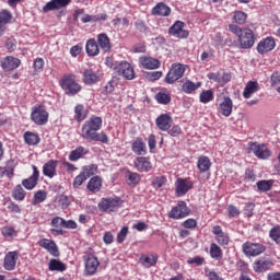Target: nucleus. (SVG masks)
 Returning a JSON list of instances; mask_svg holds the SVG:
<instances>
[{
    "label": "nucleus",
    "instance_id": "obj_63",
    "mask_svg": "<svg viewBox=\"0 0 280 280\" xmlns=\"http://www.w3.org/2000/svg\"><path fill=\"white\" fill-rule=\"evenodd\" d=\"M197 224L195 219H188L184 222L185 229H196Z\"/></svg>",
    "mask_w": 280,
    "mask_h": 280
},
{
    "label": "nucleus",
    "instance_id": "obj_7",
    "mask_svg": "<svg viewBox=\"0 0 280 280\" xmlns=\"http://www.w3.org/2000/svg\"><path fill=\"white\" fill-rule=\"evenodd\" d=\"M249 152H253L257 159H261L266 161V159H270L272 152L266 144H259L257 142H252L248 144Z\"/></svg>",
    "mask_w": 280,
    "mask_h": 280
},
{
    "label": "nucleus",
    "instance_id": "obj_58",
    "mask_svg": "<svg viewBox=\"0 0 280 280\" xmlns=\"http://www.w3.org/2000/svg\"><path fill=\"white\" fill-rule=\"evenodd\" d=\"M271 86H279L280 84V72L276 71L271 74Z\"/></svg>",
    "mask_w": 280,
    "mask_h": 280
},
{
    "label": "nucleus",
    "instance_id": "obj_23",
    "mask_svg": "<svg viewBox=\"0 0 280 280\" xmlns=\"http://www.w3.org/2000/svg\"><path fill=\"white\" fill-rule=\"evenodd\" d=\"M135 167L138 172H150L152 170V163L148 158H137L135 161Z\"/></svg>",
    "mask_w": 280,
    "mask_h": 280
},
{
    "label": "nucleus",
    "instance_id": "obj_24",
    "mask_svg": "<svg viewBox=\"0 0 280 280\" xmlns=\"http://www.w3.org/2000/svg\"><path fill=\"white\" fill-rule=\"evenodd\" d=\"M140 65L143 69H159V67H161V61L152 57H141Z\"/></svg>",
    "mask_w": 280,
    "mask_h": 280
},
{
    "label": "nucleus",
    "instance_id": "obj_14",
    "mask_svg": "<svg viewBox=\"0 0 280 280\" xmlns=\"http://www.w3.org/2000/svg\"><path fill=\"white\" fill-rule=\"evenodd\" d=\"M175 187L177 196H185L194 187V183L189 179L177 178Z\"/></svg>",
    "mask_w": 280,
    "mask_h": 280
},
{
    "label": "nucleus",
    "instance_id": "obj_31",
    "mask_svg": "<svg viewBox=\"0 0 280 280\" xmlns=\"http://www.w3.org/2000/svg\"><path fill=\"white\" fill-rule=\"evenodd\" d=\"M97 44L103 51H110V38L105 33L98 34Z\"/></svg>",
    "mask_w": 280,
    "mask_h": 280
},
{
    "label": "nucleus",
    "instance_id": "obj_43",
    "mask_svg": "<svg viewBox=\"0 0 280 280\" xmlns=\"http://www.w3.org/2000/svg\"><path fill=\"white\" fill-rule=\"evenodd\" d=\"M247 15L245 12L242 11H235L233 15L234 23H237L238 25H244L246 23Z\"/></svg>",
    "mask_w": 280,
    "mask_h": 280
},
{
    "label": "nucleus",
    "instance_id": "obj_20",
    "mask_svg": "<svg viewBox=\"0 0 280 280\" xmlns=\"http://www.w3.org/2000/svg\"><path fill=\"white\" fill-rule=\"evenodd\" d=\"M57 167H58V161L49 160L43 166L44 176H47L48 178H54V176H56Z\"/></svg>",
    "mask_w": 280,
    "mask_h": 280
},
{
    "label": "nucleus",
    "instance_id": "obj_39",
    "mask_svg": "<svg viewBox=\"0 0 280 280\" xmlns=\"http://www.w3.org/2000/svg\"><path fill=\"white\" fill-rule=\"evenodd\" d=\"M132 150L135 154H138L139 156H141V154H145V143H143V141H141L140 139H137L132 143Z\"/></svg>",
    "mask_w": 280,
    "mask_h": 280
},
{
    "label": "nucleus",
    "instance_id": "obj_37",
    "mask_svg": "<svg viewBox=\"0 0 280 280\" xmlns=\"http://www.w3.org/2000/svg\"><path fill=\"white\" fill-rule=\"evenodd\" d=\"M49 270H57L59 272H65V270H67V265H65V262H62L60 260L50 259Z\"/></svg>",
    "mask_w": 280,
    "mask_h": 280
},
{
    "label": "nucleus",
    "instance_id": "obj_40",
    "mask_svg": "<svg viewBox=\"0 0 280 280\" xmlns=\"http://www.w3.org/2000/svg\"><path fill=\"white\" fill-rule=\"evenodd\" d=\"M86 154V151L84 150V147H79L75 150L71 151L69 154V160L70 161H78L82 159Z\"/></svg>",
    "mask_w": 280,
    "mask_h": 280
},
{
    "label": "nucleus",
    "instance_id": "obj_53",
    "mask_svg": "<svg viewBox=\"0 0 280 280\" xmlns=\"http://www.w3.org/2000/svg\"><path fill=\"white\" fill-rule=\"evenodd\" d=\"M128 235V226H124L117 234V242L121 244Z\"/></svg>",
    "mask_w": 280,
    "mask_h": 280
},
{
    "label": "nucleus",
    "instance_id": "obj_16",
    "mask_svg": "<svg viewBox=\"0 0 280 280\" xmlns=\"http://www.w3.org/2000/svg\"><path fill=\"white\" fill-rule=\"evenodd\" d=\"M21 66V60L15 57H5L1 60V67L4 71H14Z\"/></svg>",
    "mask_w": 280,
    "mask_h": 280
},
{
    "label": "nucleus",
    "instance_id": "obj_51",
    "mask_svg": "<svg viewBox=\"0 0 280 280\" xmlns=\"http://www.w3.org/2000/svg\"><path fill=\"white\" fill-rule=\"evenodd\" d=\"M51 226L55 229H63L65 228V219L60 217H56L51 220Z\"/></svg>",
    "mask_w": 280,
    "mask_h": 280
},
{
    "label": "nucleus",
    "instance_id": "obj_60",
    "mask_svg": "<svg viewBox=\"0 0 280 280\" xmlns=\"http://www.w3.org/2000/svg\"><path fill=\"white\" fill-rule=\"evenodd\" d=\"M187 264H189V265L196 264V266H202V264H205V258H202L200 256H196L195 258H189L187 260Z\"/></svg>",
    "mask_w": 280,
    "mask_h": 280
},
{
    "label": "nucleus",
    "instance_id": "obj_10",
    "mask_svg": "<svg viewBox=\"0 0 280 280\" xmlns=\"http://www.w3.org/2000/svg\"><path fill=\"white\" fill-rule=\"evenodd\" d=\"M31 119L37 126H45L49 120V113L43 108V106L35 107L31 114Z\"/></svg>",
    "mask_w": 280,
    "mask_h": 280
},
{
    "label": "nucleus",
    "instance_id": "obj_18",
    "mask_svg": "<svg viewBox=\"0 0 280 280\" xmlns=\"http://www.w3.org/2000/svg\"><path fill=\"white\" fill-rule=\"evenodd\" d=\"M172 117L167 114H162L156 118V126L160 130H163V132L170 130L172 128Z\"/></svg>",
    "mask_w": 280,
    "mask_h": 280
},
{
    "label": "nucleus",
    "instance_id": "obj_27",
    "mask_svg": "<svg viewBox=\"0 0 280 280\" xmlns=\"http://www.w3.org/2000/svg\"><path fill=\"white\" fill-rule=\"evenodd\" d=\"M152 14L158 16H170V14H172V9L165 3L160 2L153 8Z\"/></svg>",
    "mask_w": 280,
    "mask_h": 280
},
{
    "label": "nucleus",
    "instance_id": "obj_28",
    "mask_svg": "<svg viewBox=\"0 0 280 280\" xmlns=\"http://www.w3.org/2000/svg\"><path fill=\"white\" fill-rule=\"evenodd\" d=\"M12 21V13L8 10H3L0 12V36H3V32H5V25Z\"/></svg>",
    "mask_w": 280,
    "mask_h": 280
},
{
    "label": "nucleus",
    "instance_id": "obj_36",
    "mask_svg": "<svg viewBox=\"0 0 280 280\" xmlns=\"http://www.w3.org/2000/svg\"><path fill=\"white\" fill-rule=\"evenodd\" d=\"M24 141L28 145H38L40 143V137H38V133L27 131L24 133Z\"/></svg>",
    "mask_w": 280,
    "mask_h": 280
},
{
    "label": "nucleus",
    "instance_id": "obj_57",
    "mask_svg": "<svg viewBox=\"0 0 280 280\" xmlns=\"http://www.w3.org/2000/svg\"><path fill=\"white\" fill-rule=\"evenodd\" d=\"M96 172H97L96 165H90L83 170V173L85 174V176H89V178H91V176H93V174H95Z\"/></svg>",
    "mask_w": 280,
    "mask_h": 280
},
{
    "label": "nucleus",
    "instance_id": "obj_3",
    "mask_svg": "<svg viewBox=\"0 0 280 280\" xmlns=\"http://www.w3.org/2000/svg\"><path fill=\"white\" fill-rule=\"evenodd\" d=\"M59 86H61L62 91L66 95L74 96L82 91V85L78 82V77L75 74H63L61 80L59 81Z\"/></svg>",
    "mask_w": 280,
    "mask_h": 280
},
{
    "label": "nucleus",
    "instance_id": "obj_59",
    "mask_svg": "<svg viewBox=\"0 0 280 280\" xmlns=\"http://www.w3.org/2000/svg\"><path fill=\"white\" fill-rule=\"evenodd\" d=\"M218 244H221V246H226L229 244V235L228 234H220L217 236Z\"/></svg>",
    "mask_w": 280,
    "mask_h": 280
},
{
    "label": "nucleus",
    "instance_id": "obj_42",
    "mask_svg": "<svg viewBox=\"0 0 280 280\" xmlns=\"http://www.w3.org/2000/svg\"><path fill=\"white\" fill-rule=\"evenodd\" d=\"M210 256L212 257V259H221L222 248H220V246H218V244L212 243L210 245Z\"/></svg>",
    "mask_w": 280,
    "mask_h": 280
},
{
    "label": "nucleus",
    "instance_id": "obj_5",
    "mask_svg": "<svg viewBox=\"0 0 280 280\" xmlns=\"http://www.w3.org/2000/svg\"><path fill=\"white\" fill-rule=\"evenodd\" d=\"M114 72L117 73V75H122L125 80H135V68H132L128 61L116 62Z\"/></svg>",
    "mask_w": 280,
    "mask_h": 280
},
{
    "label": "nucleus",
    "instance_id": "obj_46",
    "mask_svg": "<svg viewBox=\"0 0 280 280\" xmlns=\"http://www.w3.org/2000/svg\"><path fill=\"white\" fill-rule=\"evenodd\" d=\"M77 121H82L86 119V114L84 113V105H77L74 108Z\"/></svg>",
    "mask_w": 280,
    "mask_h": 280
},
{
    "label": "nucleus",
    "instance_id": "obj_25",
    "mask_svg": "<svg viewBox=\"0 0 280 280\" xmlns=\"http://www.w3.org/2000/svg\"><path fill=\"white\" fill-rule=\"evenodd\" d=\"M83 82L84 84L91 86V84H96V82H100V75H97V73H95V71L92 69L84 70Z\"/></svg>",
    "mask_w": 280,
    "mask_h": 280
},
{
    "label": "nucleus",
    "instance_id": "obj_32",
    "mask_svg": "<svg viewBox=\"0 0 280 280\" xmlns=\"http://www.w3.org/2000/svg\"><path fill=\"white\" fill-rule=\"evenodd\" d=\"M200 86H202L201 82L194 83L190 80H186L182 86V91H184V93L189 94V93H194V91H198Z\"/></svg>",
    "mask_w": 280,
    "mask_h": 280
},
{
    "label": "nucleus",
    "instance_id": "obj_8",
    "mask_svg": "<svg viewBox=\"0 0 280 280\" xmlns=\"http://www.w3.org/2000/svg\"><path fill=\"white\" fill-rule=\"evenodd\" d=\"M168 34L174 38H189V31L185 30V22L176 21L170 28Z\"/></svg>",
    "mask_w": 280,
    "mask_h": 280
},
{
    "label": "nucleus",
    "instance_id": "obj_26",
    "mask_svg": "<svg viewBox=\"0 0 280 280\" xmlns=\"http://www.w3.org/2000/svg\"><path fill=\"white\" fill-rule=\"evenodd\" d=\"M258 91H259V83H257V81H248L244 89L243 97H245V100H249V97L254 93H257Z\"/></svg>",
    "mask_w": 280,
    "mask_h": 280
},
{
    "label": "nucleus",
    "instance_id": "obj_9",
    "mask_svg": "<svg viewBox=\"0 0 280 280\" xmlns=\"http://www.w3.org/2000/svg\"><path fill=\"white\" fill-rule=\"evenodd\" d=\"M189 213L190 210L187 208V203L185 201H178L177 206L171 210L168 218H172L173 220H180L183 218H187Z\"/></svg>",
    "mask_w": 280,
    "mask_h": 280
},
{
    "label": "nucleus",
    "instance_id": "obj_44",
    "mask_svg": "<svg viewBox=\"0 0 280 280\" xmlns=\"http://www.w3.org/2000/svg\"><path fill=\"white\" fill-rule=\"evenodd\" d=\"M13 198L15 200H24L25 199V190L21 185L15 186L13 190Z\"/></svg>",
    "mask_w": 280,
    "mask_h": 280
},
{
    "label": "nucleus",
    "instance_id": "obj_56",
    "mask_svg": "<svg viewBox=\"0 0 280 280\" xmlns=\"http://www.w3.org/2000/svg\"><path fill=\"white\" fill-rule=\"evenodd\" d=\"M255 210V203L253 202H247L244 209V213L245 215H247V218H253V211Z\"/></svg>",
    "mask_w": 280,
    "mask_h": 280
},
{
    "label": "nucleus",
    "instance_id": "obj_33",
    "mask_svg": "<svg viewBox=\"0 0 280 280\" xmlns=\"http://www.w3.org/2000/svg\"><path fill=\"white\" fill-rule=\"evenodd\" d=\"M88 189L94 194L100 191V189H102V178H100V176L92 177L88 183Z\"/></svg>",
    "mask_w": 280,
    "mask_h": 280
},
{
    "label": "nucleus",
    "instance_id": "obj_64",
    "mask_svg": "<svg viewBox=\"0 0 280 280\" xmlns=\"http://www.w3.org/2000/svg\"><path fill=\"white\" fill-rule=\"evenodd\" d=\"M63 229H78V223H75L73 220H65Z\"/></svg>",
    "mask_w": 280,
    "mask_h": 280
},
{
    "label": "nucleus",
    "instance_id": "obj_30",
    "mask_svg": "<svg viewBox=\"0 0 280 280\" xmlns=\"http://www.w3.org/2000/svg\"><path fill=\"white\" fill-rule=\"evenodd\" d=\"M197 167L199 172H209L211 170V160H209V158H207L206 155L199 156Z\"/></svg>",
    "mask_w": 280,
    "mask_h": 280
},
{
    "label": "nucleus",
    "instance_id": "obj_15",
    "mask_svg": "<svg viewBox=\"0 0 280 280\" xmlns=\"http://www.w3.org/2000/svg\"><path fill=\"white\" fill-rule=\"evenodd\" d=\"M16 261H19V252H9L3 259L4 270H14L16 268Z\"/></svg>",
    "mask_w": 280,
    "mask_h": 280
},
{
    "label": "nucleus",
    "instance_id": "obj_12",
    "mask_svg": "<svg viewBox=\"0 0 280 280\" xmlns=\"http://www.w3.org/2000/svg\"><path fill=\"white\" fill-rule=\"evenodd\" d=\"M38 246H40V248H45V250H47L49 255H52V257H60V250L54 240L42 238L38 241Z\"/></svg>",
    "mask_w": 280,
    "mask_h": 280
},
{
    "label": "nucleus",
    "instance_id": "obj_52",
    "mask_svg": "<svg viewBox=\"0 0 280 280\" xmlns=\"http://www.w3.org/2000/svg\"><path fill=\"white\" fill-rule=\"evenodd\" d=\"M34 198L35 201L33 202V205H36V202H45V200H47V194H45V191L43 190H38L37 192H35Z\"/></svg>",
    "mask_w": 280,
    "mask_h": 280
},
{
    "label": "nucleus",
    "instance_id": "obj_29",
    "mask_svg": "<svg viewBox=\"0 0 280 280\" xmlns=\"http://www.w3.org/2000/svg\"><path fill=\"white\" fill-rule=\"evenodd\" d=\"M272 266V261L268 259H259L254 262L255 272H266V270H270Z\"/></svg>",
    "mask_w": 280,
    "mask_h": 280
},
{
    "label": "nucleus",
    "instance_id": "obj_49",
    "mask_svg": "<svg viewBox=\"0 0 280 280\" xmlns=\"http://www.w3.org/2000/svg\"><path fill=\"white\" fill-rule=\"evenodd\" d=\"M88 178H89V175H86V173L82 172L80 175H78L74 178L73 187H75V188L80 187V185H82V183H84V180H86Z\"/></svg>",
    "mask_w": 280,
    "mask_h": 280
},
{
    "label": "nucleus",
    "instance_id": "obj_17",
    "mask_svg": "<svg viewBox=\"0 0 280 280\" xmlns=\"http://www.w3.org/2000/svg\"><path fill=\"white\" fill-rule=\"evenodd\" d=\"M219 113L224 117H231V113H233V101L229 96L223 97V102L219 105Z\"/></svg>",
    "mask_w": 280,
    "mask_h": 280
},
{
    "label": "nucleus",
    "instance_id": "obj_22",
    "mask_svg": "<svg viewBox=\"0 0 280 280\" xmlns=\"http://www.w3.org/2000/svg\"><path fill=\"white\" fill-rule=\"evenodd\" d=\"M38 167L33 165V175L22 182L23 187H25V189H34V186L38 185Z\"/></svg>",
    "mask_w": 280,
    "mask_h": 280
},
{
    "label": "nucleus",
    "instance_id": "obj_11",
    "mask_svg": "<svg viewBox=\"0 0 280 280\" xmlns=\"http://www.w3.org/2000/svg\"><path fill=\"white\" fill-rule=\"evenodd\" d=\"M264 250H266V247L261 244L247 242L243 245V253L249 257H257V255H261Z\"/></svg>",
    "mask_w": 280,
    "mask_h": 280
},
{
    "label": "nucleus",
    "instance_id": "obj_62",
    "mask_svg": "<svg viewBox=\"0 0 280 280\" xmlns=\"http://www.w3.org/2000/svg\"><path fill=\"white\" fill-rule=\"evenodd\" d=\"M228 211L232 218H237V215H240V210L235 206H229Z\"/></svg>",
    "mask_w": 280,
    "mask_h": 280
},
{
    "label": "nucleus",
    "instance_id": "obj_35",
    "mask_svg": "<svg viewBox=\"0 0 280 280\" xmlns=\"http://www.w3.org/2000/svg\"><path fill=\"white\" fill-rule=\"evenodd\" d=\"M140 261L144 268H152V266H156V261H159V256L156 255H149L142 256Z\"/></svg>",
    "mask_w": 280,
    "mask_h": 280
},
{
    "label": "nucleus",
    "instance_id": "obj_55",
    "mask_svg": "<svg viewBox=\"0 0 280 280\" xmlns=\"http://www.w3.org/2000/svg\"><path fill=\"white\" fill-rule=\"evenodd\" d=\"M2 235H4V237H14V235H16V230L10 226H4L2 229Z\"/></svg>",
    "mask_w": 280,
    "mask_h": 280
},
{
    "label": "nucleus",
    "instance_id": "obj_34",
    "mask_svg": "<svg viewBox=\"0 0 280 280\" xmlns=\"http://www.w3.org/2000/svg\"><path fill=\"white\" fill-rule=\"evenodd\" d=\"M88 56H97L100 54V46L95 39H89L85 46Z\"/></svg>",
    "mask_w": 280,
    "mask_h": 280
},
{
    "label": "nucleus",
    "instance_id": "obj_13",
    "mask_svg": "<svg viewBox=\"0 0 280 280\" xmlns=\"http://www.w3.org/2000/svg\"><path fill=\"white\" fill-rule=\"evenodd\" d=\"M100 268V260L92 254H89L85 258V273L89 276L95 275Z\"/></svg>",
    "mask_w": 280,
    "mask_h": 280
},
{
    "label": "nucleus",
    "instance_id": "obj_50",
    "mask_svg": "<svg viewBox=\"0 0 280 280\" xmlns=\"http://www.w3.org/2000/svg\"><path fill=\"white\" fill-rule=\"evenodd\" d=\"M257 187L259 191H270L272 182L260 180L257 183Z\"/></svg>",
    "mask_w": 280,
    "mask_h": 280
},
{
    "label": "nucleus",
    "instance_id": "obj_1",
    "mask_svg": "<svg viewBox=\"0 0 280 280\" xmlns=\"http://www.w3.org/2000/svg\"><path fill=\"white\" fill-rule=\"evenodd\" d=\"M102 128V118L92 117L84 122L82 127L81 137L86 141H100L101 143H108V136L103 131L101 133L97 130Z\"/></svg>",
    "mask_w": 280,
    "mask_h": 280
},
{
    "label": "nucleus",
    "instance_id": "obj_48",
    "mask_svg": "<svg viewBox=\"0 0 280 280\" xmlns=\"http://www.w3.org/2000/svg\"><path fill=\"white\" fill-rule=\"evenodd\" d=\"M155 98H156V102H159V104H170V102L172 101V98L170 97V94H165V93H158Z\"/></svg>",
    "mask_w": 280,
    "mask_h": 280
},
{
    "label": "nucleus",
    "instance_id": "obj_19",
    "mask_svg": "<svg viewBox=\"0 0 280 280\" xmlns=\"http://www.w3.org/2000/svg\"><path fill=\"white\" fill-rule=\"evenodd\" d=\"M275 38L267 37L258 44L257 51L258 54H268V51H272V49H275Z\"/></svg>",
    "mask_w": 280,
    "mask_h": 280
},
{
    "label": "nucleus",
    "instance_id": "obj_4",
    "mask_svg": "<svg viewBox=\"0 0 280 280\" xmlns=\"http://www.w3.org/2000/svg\"><path fill=\"white\" fill-rule=\"evenodd\" d=\"M121 205H124V200L119 197L102 198L98 202V209L106 213H115L117 209H120Z\"/></svg>",
    "mask_w": 280,
    "mask_h": 280
},
{
    "label": "nucleus",
    "instance_id": "obj_38",
    "mask_svg": "<svg viewBox=\"0 0 280 280\" xmlns=\"http://www.w3.org/2000/svg\"><path fill=\"white\" fill-rule=\"evenodd\" d=\"M126 178L128 180V185H139L141 183V175L138 173H132L130 171L126 172Z\"/></svg>",
    "mask_w": 280,
    "mask_h": 280
},
{
    "label": "nucleus",
    "instance_id": "obj_21",
    "mask_svg": "<svg viewBox=\"0 0 280 280\" xmlns=\"http://www.w3.org/2000/svg\"><path fill=\"white\" fill-rule=\"evenodd\" d=\"M68 3H71V0H51L46 5H44L43 10L45 12H51L52 10H60V8H67Z\"/></svg>",
    "mask_w": 280,
    "mask_h": 280
},
{
    "label": "nucleus",
    "instance_id": "obj_54",
    "mask_svg": "<svg viewBox=\"0 0 280 280\" xmlns=\"http://www.w3.org/2000/svg\"><path fill=\"white\" fill-rule=\"evenodd\" d=\"M152 185L155 189H161V187H163V185H165V177H163V176L155 177L152 182Z\"/></svg>",
    "mask_w": 280,
    "mask_h": 280
},
{
    "label": "nucleus",
    "instance_id": "obj_47",
    "mask_svg": "<svg viewBox=\"0 0 280 280\" xmlns=\"http://www.w3.org/2000/svg\"><path fill=\"white\" fill-rule=\"evenodd\" d=\"M271 240H273V242H277V244H280V226H275L270 230L269 233Z\"/></svg>",
    "mask_w": 280,
    "mask_h": 280
},
{
    "label": "nucleus",
    "instance_id": "obj_61",
    "mask_svg": "<svg viewBox=\"0 0 280 280\" xmlns=\"http://www.w3.org/2000/svg\"><path fill=\"white\" fill-rule=\"evenodd\" d=\"M208 79L219 83L222 82V75H220V72L208 73Z\"/></svg>",
    "mask_w": 280,
    "mask_h": 280
},
{
    "label": "nucleus",
    "instance_id": "obj_2",
    "mask_svg": "<svg viewBox=\"0 0 280 280\" xmlns=\"http://www.w3.org/2000/svg\"><path fill=\"white\" fill-rule=\"evenodd\" d=\"M230 32L237 36L240 49H250L255 45V34L250 28H242L235 24L229 25Z\"/></svg>",
    "mask_w": 280,
    "mask_h": 280
},
{
    "label": "nucleus",
    "instance_id": "obj_45",
    "mask_svg": "<svg viewBox=\"0 0 280 280\" xmlns=\"http://www.w3.org/2000/svg\"><path fill=\"white\" fill-rule=\"evenodd\" d=\"M113 25H115V27H128L130 20H128V18H116L113 20Z\"/></svg>",
    "mask_w": 280,
    "mask_h": 280
},
{
    "label": "nucleus",
    "instance_id": "obj_41",
    "mask_svg": "<svg viewBox=\"0 0 280 280\" xmlns=\"http://www.w3.org/2000/svg\"><path fill=\"white\" fill-rule=\"evenodd\" d=\"M199 100H200L201 104H209V102H213V91L203 90L200 93Z\"/></svg>",
    "mask_w": 280,
    "mask_h": 280
},
{
    "label": "nucleus",
    "instance_id": "obj_6",
    "mask_svg": "<svg viewBox=\"0 0 280 280\" xmlns=\"http://www.w3.org/2000/svg\"><path fill=\"white\" fill-rule=\"evenodd\" d=\"M185 75V66L183 63H174L165 77L166 84H174Z\"/></svg>",
    "mask_w": 280,
    "mask_h": 280
}]
</instances>
